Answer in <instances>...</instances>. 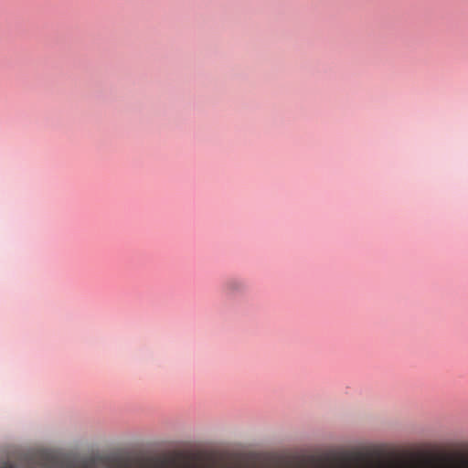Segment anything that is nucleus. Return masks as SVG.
I'll list each match as a JSON object with an SVG mask.
<instances>
[{"instance_id": "1", "label": "nucleus", "mask_w": 468, "mask_h": 468, "mask_svg": "<svg viewBox=\"0 0 468 468\" xmlns=\"http://www.w3.org/2000/svg\"><path fill=\"white\" fill-rule=\"evenodd\" d=\"M224 289L228 293L233 294L242 292L245 291L246 286L243 281L239 279H229L224 284Z\"/></svg>"}]
</instances>
